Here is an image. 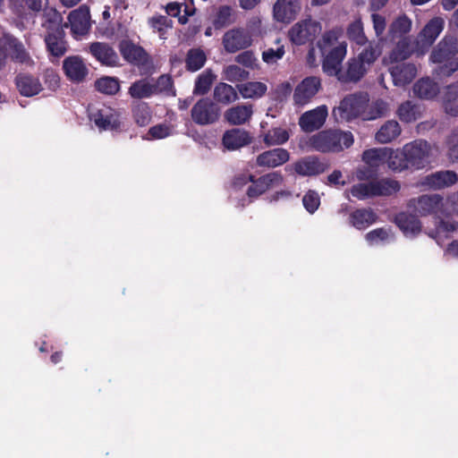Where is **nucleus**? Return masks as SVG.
I'll return each instance as SVG.
<instances>
[{
  "label": "nucleus",
  "instance_id": "nucleus-27",
  "mask_svg": "<svg viewBox=\"0 0 458 458\" xmlns=\"http://www.w3.org/2000/svg\"><path fill=\"white\" fill-rule=\"evenodd\" d=\"M15 84L20 94L24 97H33L43 89L38 78L26 73L18 74L15 78Z\"/></svg>",
  "mask_w": 458,
  "mask_h": 458
},
{
  "label": "nucleus",
  "instance_id": "nucleus-13",
  "mask_svg": "<svg viewBox=\"0 0 458 458\" xmlns=\"http://www.w3.org/2000/svg\"><path fill=\"white\" fill-rule=\"evenodd\" d=\"M90 119L100 131H117L121 127L119 113L109 107L103 106L91 114Z\"/></svg>",
  "mask_w": 458,
  "mask_h": 458
},
{
  "label": "nucleus",
  "instance_id": "nucleus-15",
  "mask_svg": "<svg viewBox=\"0 0 458 458\" xmlns=\"http://www.w3.org/2000/svg\"><path fill=\"white\" fill-rule=\"evenodd\" d=\"M327 107L319 106L312 110L303 113L299 119V125L304 132H312L319 130L326 123Z\"/></svg>",
  "mask_w": 458,
  "mask_h": 458
},
{
  "label": "nucleus",
  "instance_id": "nucleus-22",
  "mask_svg": "<svg viewBox=\"0 0 458 458\" xmlns=\"http://www.w3.org/2000/svg\"><path fill=\"white\" fill-rule=\"evenodd\" d=\"M64 28H56L47 31L45 43L47 51L55 57L63 56L67 51V43L64 39Z\"/></svg>",
  "mask_w": 458,
  "mask_h": 458
},
{
  "label": "nucleus",
  "instance_id": "nucleus-11",
  "mask_svg": "<svg viewBox=\"0 0 458 458\" xmlns=\"http://www.w3.org/2000/svg\"><path fill=\"white\" fill-rule=\"evenodd\" d=\"M252 43L250 33L243 28H233L226 31L222 38L225 52L233 54L246 49Z\"/></svg>",
  "mask_w": 458,
  "mask_h": 458
},
{
  "label": "nucleus",
  "instance_id": "nucleus-19",
  "mask_svg": "<svg viewBox=\"0 0 458 458\" xmlns=\"http://www.w3.org/2000/svg\"><path fill=\"white\" fill-rule=\"evenodd\" d=\"M290 159V152L283 148L266 150L256 157V165L259 167L276 168L287 163Z\"/></svg>",
  "mask_w": 458,
  "mask_h": 458
},
{
  "label": "nucleus",
  "instance_id": "nucleus-45",
  "mask_svg": "<svg viewBox=\"0 0 458 458\" xmlns=\"http://www.w3.org/2000/svg\"><path fill=\"white\" fill-rule=\"evenodd\" d=\"M216 76L211 69H206L196 79L193 94L194 95H206L211 89V86L216 80Z\"/></svg>",
  "mask_w": 458,
  "mask_h": 458
},
{
  "label": "nucleus",
  "instance_id": "nucleus-42",
  "mask_svg": "<svg viewBox=\"0 0 458 458\" xmlns=\"http://www.w3.org/2000/svg\"><path fill=\"white\" fill-rule=\"evenodd\" d=\"M346 35L349 40L356 46L366 45L369 41L360 19H357L348 25Z\"/></svg>",
  "mask_w": 458,
  "mask_h": 458
},
{
  "label": "nucleus",
  "instance_id": "nucleus-32",
  "mask_svg": "<svg viewBox=\"0 0 458 458\" xmlns=\"http://www.w3.org/2000/svg\"><path fill=\"white\" fill-rule=\"evenodd\" d=\"M439 87L429 78H421L413 85V93L422 99H433L437 96Z\"/></svg>",
  "mask_w": 458,
  "mask_h": 458
},
{
  "label": "nucleus",
  "instance_id": "nucleus-25",
  "mask_svg": "<svg viewBox=\"0 0 458 458\" xmlns=\"http://www.w3.org/2000/svg\"><path fill=\"white\" fill-rule=\"evenodd\" d=\"M3 47L14 62L26 64L32 62L23 44L18 38L13 36L5 37Z\"/></svg>",
  "mask_w": 458,
  "mask_h": 458
},
{
  "label": "nucleus",
  "instance_id": "nucleus-6",
  "mask_svg": "<svg viewBox=\"0 0 458 458\" xmlns=\"http://www.w3.org/2000/svg\"><path fill=\"white\" fill-rule=\"evenodd\" d=\"M411 169L419 170L424 168L428 163L430 152V145L423 140H416L403 146Z\"/></svg>",
  "mask_w": 458,
  "mask_h": 458
},
{
  "label": "nucleus",
  "instance_id": "nucleus-35",
  "mask_svg": "<svg viewBox=\"0 0 458 458\" xmlns=\"http://www.w3.org/2000/svg\"><path fill=\"white\" fill-rule=\"evenodd\" d=\"M399 119L406 123L417 121L421 117V107L411 100L403 102L396 112Z\"/></svg>",
  "mask_w": 458,
  "mask_h": 458
},
{
  "label": "nucleus",
  "instance_id": "nucleus-39",
  "mask_svg": "<svg viewBox=\"0 0 458 458\" xmlns=\"http://www.w3.org/2000/svg\"><path fill=\"white\" fill-rule=\"evenodd\" d=\"M152 82L148 79H140L132 82L128 89V94L134 99L148 98L154 96Z\"/></svg>",
  "mask_w": 458,
  "mask_h": 458
},
{
  "label": "nucleus",
  "instance_id": "nucleus-9",
  "mask_svg": "<svg viewBox=\"0 0 458 458\" xmlns=\"http://www.w3.org/2000/svg\"><path fill=\"white\" fill-rule=\"evenodd\" d=\"M445 21L441 17L432 18L419 33L416 40L418 54L426 53L444 30Z\"/></svg>",
  "mask_w": 458,
  "mask_h": 458
},
{
  "label": "nucleus",
  "instance_id": "nucleus-38",
  "mask_svg": "<svg viewBox=\"0 0 458 458\" xmlns=\"http://www.w3.org/2000/svg\"><path fill=\"white\" fill-rule=\"evenodd\" d=\"M207 62V55L199 47H193L188 50L185 57V68L188 72L200 70Z\"/></svg>",
  "mask_w": 458,
  "mask_h": 458
},
{
  "label": "nucleus",
  "instance_id": "nucleus-37",
  "mask_svg": "<svg viewBox=\"0 0 458 458\" xmlns=\"http://www.w3.org/2000/svg\"><path fill=\"white\" fill-rule=\"evenodd\" d=\"M401 126L398 122L390 120L386 122L376 133V140L380 143H388L401 134Z\"/></svg>",
  "mask_w": 458,
  "mask_h": 458
},
{
  "label": "nucleus",
  "instance_id": "nucleus-12",
  "mask_svg": "<svg viewBox=\"0 0 458 458\" xmlns=\"http://www.w3.org/2000/svg\"><path fill=\"white\" fill-rule=\"evenodd\" d=\"M388 71L394 85L397 87H404L410 84L417 75L416 65L403 61L391 62Z\"/></svg>",
  "mask_w": 458,
  "mask_h": 458
},
{
  "label": "nucleus",
  "instance_id": "nucleus-51",
  "mask_svg": "<svg viewBox=\"0 0 458 458\" xmlns=\"http://www.w3.org/2000/svg\"><path fill=\"white\" fill-rule=\"evenodd\" d=\"M411 29V21L406 16L402 15L395 19L389 29L392 39L395 38H403Z\"/></svg>",
  "mask_w": 458,
  "mask_h": 458
},
{
  "label": "nucleus",
  "instance_id": "nucleus-1",
  "mask_svg": "<svg viewBox=\"0 0 458 458\" xmlns=\"http://www.w3.org/2000/svg\"><path fill=\"white\" fill-rule=\"evenodd\" d=\"M346 54L344 45L335 48L322 63V70L327 75L335 76L343 83H357L367 74L369 69L356 56H353L347 61L345 70H343L342 63Z\"/></svg>",
  "mask_w": 458,
  "mask_h": 458
},
{
  "label": "nucleus",
  "instance_id": "nucleus-59",
  "mask_svg": "<svg viewBox=\"0 0 458 458\" xmlns=\"http://www.w3.org/2000/svg\"><path fill=\"white\" fill-rule=\"evenodd\" d=\"M292 93V85L288 81L282 82L276 86L273 92V98L277 102L284 101Z\"/></svg>",
  "mask_w": 458,
  "mask_h": 458
},
{
  "label": "nucleus",
  "instance_id": "nucleus-52",
  "mask_svg": "<svg viewBox=\"0 0 458 458\" xmlns=\"http://www.w3.org/2000/svg\"><path fill=\"white\" fill-rule=\"evenodd\" d=\"M149 26L158 32L161 38H165L168 29L173 28V21L165 15H155L148 19Z\"/></svg>",
  "mask_w": 458,
  "mask_h": 458
},
{
  "label": "nucleus",
  "instance_id": "nucleus-29",
  "mask_svg": "<svg viewBox=\"0 0 458 458\" xmlns=\"http://www.w3.org/2000/svg\"><path fill=\"white\" fill-rule=\"evenodd\" d=\"M377 219V214L371 208H357L350 214L349 223L358 230H364Z\"/></svg>",
  "mask_w": 458,
  "mask_h": 458
},
{
  "label": "nucleus",
  "instance_id": "nucleus-63",
  "mask_svg": "<svg viewBox=\"0 0 458 458\" xmlns=\"http://www.w3.org/2000/svg\"><path fill=\"white\" fill-rule=\"evenodd\" d=\"M235 61L248 68H253L255 66L256 57L251 50H246L239 54L235 57Z\"/></svg>",
  "mask_w": 458,
  "mask_h": 458
},
{
  "label": "nucleus",
  "instance_id": "nucleus-44",
  "mask_svg": "<svg viewBox=\"0 0 458 458\" xmlns=\"http://www.w3.org/2000/svg\"><path fill=\"white\" fill-rule=\"evenodd\" d=\"M233 14V9L230 5L219 6L212 21L214 28L221 30L234 22Z\"/></svg>",
  "mask_w": 458,
  "mask_h": 458
},
{
  "label": "nucleus",
  "instance_id": "nucleus-30",
  "mask_svg": "<svg viewBox=\"0 0 458 458\" xmlns=\"http://www.w3.org/2000/svg\"><path fill=\"white\" fill-rule=\"evenodd\" d=\"M89 13L87 8L80 7L73 10L68 16L71 24V30L76 34H85L89 28Z\"/></svg>",
  "mask_w": 458,
  "mask_h": 458
},
{
  "label": "nucleus",
  "instance_id": "nucleus-10",
  "mask_svg": "<svg viewBox=\"0 0 458 458\" xmlns=\"http://www.w3.org/2000/svg\"><path fill=\"white\" fill-rule=\"evenodd\" d=\"M321 89V80L317 76L304 78L293 91V102L296 106H302L309 104Z\"/></svg>",
  "mask_w": 458,
  "mask_h": 458
},
{
  "label": "nucleus",
  "instance_id": "nucleus-16",
  "mask_svg": "<svg viewBox=\"0 0 458 458\" xmlns=\"http://www.w3.org/2000/svg\"><path fill=\"white\" fill-rule=\"evenodd\" d=\"M409 206L422 216L437 214L443 208V197L439 194H423L417 199H411Z\"/></svg>",
  "mask_w": 458,
  "mask_h": 458
},
{
  "label": "nucleus",
  "instance_id": "nucleus-23",
  "mask_svg": "<svg viewBox=\"0 0 458 458\" xmlns=\"http://www.w3.org/2000/svg\"><path fill=\"white\" fill-rule=\"evenodd\" d=\"M251 142L250 133L239 128H233L225 131L222 143L228 150H236L249 145Z\"/></svg>",
  "mask_w": 458,
  "mask_h": 458
},
{
  "label": "nucleus",
  "instance_id": "nucleus-64",
  "mask_svg": "<svg viewBox=\"0 0 458 458\" xmlns=\"http://www.w3.org/2000/svg\"><path fill=\"white\" fill-rule=\"evenodd\" d=\"M448 157L453 162L458 161V131L449 140Z\"/></svg>",
  "mask_w": 458,
  "mask_h": 458
},
{
  "label": "nucleus",
  "instance_id": "nucleus-21",
  "mask_svg": "<svg viewBox=\"0 0 458 458\" xmlns=\"http://www.w3.org/2000/svg\"><path fill=\"white\" fill-rule=\"evenodd\" d=\"M63 70L66 77L73 82H81L89 73L88 67L78 55L66 57L63 62Z\"/></svg>",
  "mask_w": 458,
  "mask_h": 458
},
{
  "label": "nucleus",
  "instance_id": "nucleus-4",
  "mask_svg": "<svg viewBox=\"0 0 458 458\" xmlns=\"http://www.w3.org/2000/svg\"><path fill=\"white\" fill-rule=\"evenodd\" d=\"M368 100L367 95L360 93L347 95L334 107L332 116L337 123L350 122L363 113Z\"/></svg>",
  "mask_w": 458,
  "mask_h": 458
},
{
  "label": "nucleus",
  "instance_id": "nucleus-20",
  "mask_svg": "<svg viewBox=\"0 0 458 458\" xmlns=\"http://www.w3.org/2000/svg\"><path fill=\"white\" fill-rule=\"evenodd\" d=\"M301 5L298 0H276L273 7V14L276 21L283 23H290L295 20Z\"/></svg>",
  "mask_w": 458,
  "mask_h": 458
},
{
  "label": "nucleus",
  "instance_id": "nucleus-61",
  "mask_svg": "<svg viewBox=\"0 0 458 458\" xmlns=\"http://www.w3.org/2000/svg\"><path fill=\"white\" fill-rule=\"evenodd\" d=\"M262 180L266 182V185L271 188L280 186L284 182V176L281 172L274 171L262 175Z\"/></svg>",
  "mask_w": 458,
  "mask_h": 458
},
{
  "label": "nucleus",
  "instance_id": "nucleus-41",
  "mask_svg": "<svg viewBox=\"0 0 458 458\" xmlns=\"http://www.w3.org/2000/svg\"><path fill=\"white\" fill-rule=\"evenodd\" d=\"M240 94L244 98H259L263 97L267 89L265 83L260 81H248L237 86Z\"/></svg>",
  "mask_w": 458,
  "mask_h": 458
},
{
  "label": "nucleus",
  "instance_id": "nucleus-47",
  "mask_svg": "<svg viewBox=\"0 0 458 458\" xmlns=\"http://www.w3.org/2000/svg\"><path fill=\"white\" fill-rule=\"evenodd\" d=\"M290 138L289 131L281 127H274L264 134L263 141L267 147L283 145Z\"/></svg>",
  "mask_w": 458,
  "mask_h": 458
},
{
  "label": "nucleus",
  "instance_id": "nucleus-7",
  "mask_svg": "<svg viewBox=\"0 0 458 458\" xmlns=\"http://www.w3.org/2000/svg\"><path fill=\"white\" fill-rule=\"evenodd\" d=\"M320 30V23L310 19L294 24L289 30L288 34L293 44L301 46L308 42L312 43Z\"/></svg>",
  "mask_w": 458,
  "mask_h": 458
},
{
  "label": "nucleus",
  "instance_id": "nucleus-57",
  "mask_svg": "<svg viewBox=\"0 0 458 458\" xmlns=\"http://www.w3.org/2000/svg\"><path fill=\"white\" fill-rule=\"evenodd\" d=\"M45 16L46 21L44 22L43 26L46 27L47 31L52 30L56 28H63V18L61 14L57 13L55 10H50L48 12H46Z\"/></svg>",
  "mask_w": 458,
  "mask_h": 458
},
{
  "label": "nucleus",
  "instance_id": "nucleus-62",
  "mask_svg": "<svg viewBox=\"0 0 458 458\" xmlns=\"http://www.w3.org/2000/svg\"><path fill=\"white\" fill-rule=\"evenodd\" d=\"M388 235H389L388 230H386V228L380 227V228H377V229H374V230L369 232L365 237H366V240L370 244H374V243L378 242L379 241L380 242L386 241L388 238Z\"/></svg>",
  "mask_w": 458,
  "mask_h": 458
},
{
  "label": "nucleus",
  "instance_id": "nucleus-53",
  "mask_svg": "<svg viewBox=\"0 0 458 458\" xmlns=\"http://www.w3.org/2000/svg\"><path fill=\"white\" fill-rule=\"evenodd\" d=\"M351 193L359 199H365L371 197H377L375 193L373 181L367 183H357L351 188Z\"/></svg>",
  "mask_w": 458,
  "mask_h": 458
},
{
  "label": "nucleus",
  "instance_id": "nucleus-43",
  "mask_svg": "<svg viewBox=\"0 0 458 458\" xmlns=\"http://www.w3.org/2000/svg\"><path fill=\"white\" fill-rule=\"evenodd\" d=\"M386 162L388 167L394 172H402L411 169L403 148L401 150L397 149L395 151L389 148Z\"/></svg>",
  "mask_w": 458,
  "mask_h": 458
},
{
  "label": "nucleus",
  "instance_id": "nucleus-34",
  "mask_svg": "<svg viewBox=\"0 0 458 458\" xmlns=\"http://www.w3.org/2000/svg\"><path fill=\"white\" fill-rule=\"evenodd\" d=\"M363 49L357 55V58L365 64L368 69H370L377 58L381 55V47L379 43L376 41H368L363 45Z\"/></svg>",
  "mask_w": 458,
  "mask_h": 458
},
{
  "label": "nucleus",
  "instance_id": "nucleus-8",
  "mask_svg": "<svg viewBox=\"0 0 458 458\" xmlns=\"http://www.w3.org/2000/svg\"><path fill=\"white\" fill-rule=\"evenodd\" d=\"M118 49L123 58L129 64L145 67L151 63L150 55L140 45L134 44L131 39H123L118 44Z\"/></svg>",
  "mask_w": 458,
  "mask_h": 458
},
{
  "label": "nucleus",
  "instance_id": "nucleus-17",
  "mask_svg": "<svg viewBox=\"0 0 458 458\" xmlns=\"http://www.w3.org/2000/svg\"><path fill=\"white\" fill-rule=\"evenodd\" d=\"M344 30L341 27H335L329 30L325 31L321 38L317 41V47L319 49L322 55V63L326 60L327 56L336 47L344 45L347 50V43L340 38H343Z\"/></svg>",
  "mask_w": 458,
  "mask_h": 458
},
{
  "label": "nucleus",
  "instance_id": "nucleus-36",
  "mask_svg": "<svg viewBox=\"0 0 458 458\" xmlns=\"http://www.w3.org/2000/svg\"><path fill=\"white\" fill-rule=\"evenodd\" d=\"M443 106L446 114L458 116V81L445 88Z\"/></svg>",
  "mask_w": 458,
  "mask_h": 458
},
{
  "label": "nucleus",
  "instance_id": "nucleus-14",
  "mask_svg": "<svg viewBox=\"0 0 458 458\" xmlns=\"http://www.w3.org/2000/svg\"><path fill=\"white\" fill-rule=\"evenodd\" d=\"M329 164L317 156H308L293 164L294 172L301 176H316L325 173Z\"/></svg>",
  "mask_w": 458,
  "mask_h": 458
},
{
  "label": "nucleus",
  "instance_id": "nucleus-24",
  "mask_svg": "<svg viewBox=\"0 0 458 458\" xmlns=\"http://www.w3.org/2000/svg\"><path fill=\"white\" fill-rule=\"evenodd\" d=\"M458 182V174L450 170L439 171L427 175L424 178L423 185L439 190L450 187Z\"/></svg>",
  "mask_w": 458,
  "mask_h": 458
},
{
  "label": "nucleus",
  "instance_id": "nucleus-3",
  "mask_svg": "<svg viewBox=\"0 0 458 458\" xmlns=\"http://www.w3.org/2000/svg\"><path fill=\"white\" fill-rule=\"evenodd\" d=\"M429 59L438 64L436 73L438 77H450L458 71V40L452 36L444 37L433 48Z\"/></svg>",
  "mask_w": 458,
  "mask_h": 458
},
{
  "label": "nucleus",
  "instance_id": "nucleus-54",
  "mask_svg": "<svg viewBox=\"0 0 458 458\" xmlns=\"http://www.w3.org/2000/svg\"><path fill=\"white\" fill-rule=\"evenodd\" d=\"M224 79L232 82L241 81L249 77V72L236 64H231L224 69Z\"/></svg>",
  "mask_w": 458,
  "mask_h": 458
},
{
  "label": "nucleus",
  "instance_id": "nucleus-33",
  "mask_svg": "<svg viewBox=\"0 0 458 458\" xmlns=\"http://www.w3.org/2000/svg\"><path fill=\"white\" fill-rule=\"evenodd\" d=\"M213 98L216 104L229 105L238 99V94L233 86L219 82L214 88Z\"/></svg>",
  "mask_w": 458,
  "mask_h": 458
},
{
  "label": "nucleus",
  "instance_id": "nucleus-2",
  "mask_svg": "<svg viewBox=\"0 0 458 458\" xmlns=\"http://www.w3.org/2000/svg\"><path fill=\"white\" fill-rule=\"evenodd\" d=\"M353 134L350 131L327 129L320 131L309 139V146L320 153H339L352 146Z\"/></svg>",
  "mask_w": 458,
  "mask_h": 458
},
{
  "label": "nucleus",
  "instance_id": "nucleus-26",
  "mask_svg": "<svg viewBox=\"0 0 458 458\" xmlns=\"http://www.w3.org/2000/svg\"><path fill=\"white\" fill-rule=\"evenodd\" d=\"M418 53L417 40L412 41L410 37L400 38L389 55L391 62L404 61L413 53Z\"/></svg>",
  "mask_w": 458,
  "mask_h": 458
},
{
  "label": "nucleus",
  "instance_id": "nucleus-46",
  "mask_svg": "<svg viewBox=\"0 0 458 458\" xmlns=\"http://www.w3.org/2000/svg\"><path fill=\"white\" fill-rule=\"evenodd\" d=\"M375 193L377 196H391L396 193L401 189V184L398 181L392 178H383L380 180L373 181Z\"/></svg>",
  "mask_w": 458,
  "mask_h": 458
},
{
  "label": "nucleus",
  "instance_id": "nucleus-28",
  "mask_svg": "<svg viewBox=\"0 0 458 458\" xmlns=\"http://www.w3.org/2000/svg\"><path fill=\"white\" fill-rule=\"evenodd\" d=\"M394 223L404 235H417L421 232V223L417 216L400 212L394 217Z\"/></svg>",
  "mask_w": 458,
  "mask_h": 458
},
{
  "label": "nucleus",
  "instance_id": "nucleus-50",
  "mask_svg": "<svg viewBox=\"0 0 458 458\" xmlns=\"http://www.w3.org/2000/svg\"><path fill=\"white\" fill-rule=\"evenodd\" d=\"M152 89L155 91L154 95L165 94L166 96H175L174 81L169 74H162L155 82H152Z\"/></svg>",
  "mask_w": 458,
  "mask_h": 458
},
{
  "label": "nucleus",
  "instance_id": "nucleus-55",
  "mask_svg": "<svg viewBox=\"0 0 458 458\" xmlns=\"http://www.w3.org/2000/svg\"><path fill=\"white\" fill-rule=\"evenodd\" d=\"M302 203L305 209L313 214L320 205V198L318 193L314 190H309L302 198Z\"/></svg>",
  "mask_w": 458,
  "mask_h": 458
},
{
  "label": "nucleus",
  "instance_id": "nucleus-31",
  "mask_svg": "<svg viewBox=\"0 0 458 458\" xmlns=\"http://www.w3.org/2000/svg\"><path fill=\"white\" fill-rule=\"evenodd\" d=\"M251 114V105H237L225 111V119L230 124L241 125L248 122Z\"/></svg>",
  "mask_w": 458,
  "mask_h": 458
},
{
  "label": "nucleus",
  "instance_id": "nucleus-40",
  "mask_svg": "<svg viewBox=\"0 0 458 458\" xmlns=\"http://www.w3.org/2000/svg\"><path fill=\"white\" fill-rule=\"evenodd\" d=\"M133 121L140 127L147 126L152 118V111L146 102H137L131 106Z\"/></svg>",
  "mask_w": 458,
  "mask_h": 458
},
{
  "label": "nucleus",
  "instance_id": "nucleus-5",
  "mask_svg": "<svg viewBox=\"0 0 458 458\" xmlns=\"http://www.w3.org/2000/svg\"><path fill=\"white\" fill-rule=\"evenodd\" d=\"M221 115L219 106L208 98L199 99L191 110L192 121L198 125H209L216 123Z\"/></svg>",
  "mask_w": 458,
  "mask_h": 458
},
{
  "label": "nucleus",
  "instance_id": "nucleus-60",
  "mask_svg": "<svg viewBox=\"0 0 458 458\" xmlns=\"http://www.w3.org/2000/svg\"><path fill=\"white\" fill-rule=\"evenodd\" d=\"M284 47L281 46L276 49L268 48L262 53V59L267 64H274L277 60L282 59L284 55Z\"/></svg>",
  "mask_w": 458,
  "mask_h": 458
},
{
  "label": "nucleus",
  "instance_id": "nucleus-56",
  "mask_svg": "<svg viewBox=\"0 0 458 458\" xmlns=\"http://www.w3.org/2000/svg\"><path fill=\"white\" fill-rule=\"evenodd\" d=\"M173 132V126L166 123H159L149 128L148 135L151 139L160 140L170 136Z\"/></svg>",
  "mask_w": 458,
  "mask_h": 458
},
{
  "label": "nucleus",
  "instance_id": "nucleus-58",
  "mask_svg": "<svg viewBox=\"0 0 458 458\" xmlns=\"http://www.w3.org/2000/svg\"><path fill=\"white\" fill-rule=\"evenodd\" d=\"M268 191L266 182L262 180V175L257 179L256 184H250L246 194L250 199H256Z\"/></svg>",
  "mask_w": 458,
  "mask_h": 458
},
{
  "label": "nucleus",
  "instance_id": "nucleus-49",
  "mask_svg": "<svg viewBox=\"0 0 458 458\" xmlns=\"http://www.w3.org/2000/svg\"><path fill=\"white\" fill-rule=\"evenodd\" d=\"M388 148H369L363 152L362 160L370 166H379L386 161Z\"/></svg>",
  "mask_w": 458,
  "mask_h": 458
},
{
  "label": "nucleus",
  "instance_id": "nucleus-18",
  "mask_svg": "<svg viewBox=\"0 0 458 458\" xmlns=\"http://www.w3.org/2000/svg\"><path fill=\"white\" fill-rule=\"evenodd\" d=\"M89 53L102 65L116 67L120 65V58L115 50L106 42H93L89 47Z\"/></svg>",
  "mask_w": 458,
  "mask_h": 458
},
{
  "label": "nucleus",
  "instance_id": "nucleus-48",
  "mask_svg": "<svg viewBox=\"0 0 458 458\" xmlns=\"http://www.w3.org/2000/svg\"><path fill=\"white\" fill-rule=\"evenodd\" d=\"M96 89L105 95L113 96L120 90V81L116 77L104 76L95 81Z\"/></svg>",
  "mask_w": 458,
  "mask_h": 458
}]
</instances>
